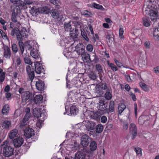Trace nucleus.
Segmentation results:
<instances>
[{
  "label": "nucleus",
  "mask_w": 159,
  "mask_h": 159,
  "mask_svg": "<svg viewBox=\"0 0 159 159\" xmlns=\"http://www.w3.org/2000/svg\"><path fill=\"white\" fill-rule=\"evenodd\" d=\"M18 92L21 95V96H22L27 92V91H25V89L23 87L20 88L18 90Z\"/></svg>",
  "instance_id": "8fccbe9b"
},
{
  "label": "nucleus",
  "mask_w": 159,
  "mask_h": 159,
  "mask_svg": "<svg viewBox=\"0 0 159 159\" xmlns=\"http://www.w3.org/2000/svg\"><path fill=\"white\" fill-rule=\"evenodd\" d=\"M25 111L26 113L25 115H27V116H28L29 117L30 116V109L29 107H27L26 108Z\"/></svg>",
  "instance_id": "338daca9"
},
{
  "label": "nucleus",
  "mask_w": 159,
  "mask_h": 159,
  "mask_svg": "<svg viewBox=\"0 0 159 159\" xmlns=\"http://www.w3.org/2000/svg\"><path fill=\"white\" fill-rule=\"evenodd\" d=\"M18 31L17 30L16 28L13 29L11 32V35L13 36H14L15 34H16V33H17Z\"/></svg>",
  "instance_id": "69168bd1"
},
{
  "label": "nucleus",
  "mask_w": 159,
  "mask_h": 159,
  "mask_svg": "<svg viewBox=\"0 0 159 159\" xmlns=\"http://www.w3.org/2000/svg\"><path fill=\"white\" fill-rule=\"evenodd\" d=\"M97 148V143L95 141H92L90 143V157H94L95 154V151Z\"/></svg>",
  "instance_id": "9d476101"
},
{
  "label": "nucleus",
  "mask_w": 159,
  "mask_h": 159,
  "mask_svg": "<svg viewBox=\"0 0 159 159\" xmlns=\"http://www.w3.org/2000/svg\"><path fill=\"white\" fill-rule=\"evenodd\" d=\"M51 3L56 6H57L59 3V0H50Z\"/></svg>",
  "instance_id": "bf43d9fd"
},
{
  "label": "nucleus",
  "mask_w": 159,
  "mask_h": 159,
  "mask_svg": "<svg viewBox=\"0 0 159 159\" xmlns=\"http://www.w3.org/2000/svg\"><path fill=\"white\" fill-rule=\"evenodd\" d=\"M33 114L34 117H36L39 120L40 123H42L43 121V119L44 115L42 112L41 109L38 108H35L33 110Z\"/></svg>",
  "instance_id": "423d86ee"
},
{
  "label": "nucleus",
  "mask_w": 159,
  "mask_h": 159,
  "mask_svg": "<svg viewBox=\"0 0 159 159\" xmlns=\"http://www.w3.org/2000/svg\"><path fill=\"white\" fill-rule=\"evenodd\" d=\"M135 152L137 155L139 157H141L142 155L141 149L139 148H135Z\"/></svg>",
  "instance_id": "09e8293b"
},
{
  "label": "nucleus",
  "mask_w": 159,
  "mask_h": 159,
  "mask_svg": "<svg viewBox=\"0 0 159 159\" xmlns=\"http://www.w3.org/2000/svg\"><path fill=\"white\" fill-rule=\"evenodd\" d=\"M18 32L20 33V35L22 36L23 37L26 38L27 37L26 34L27 32L25 29L23 28L20 32Z\"/></svg>",
  "instance_id": "c03bdc74"
},
{
  "label": "nucleus",
  "mask_w": 159,
  "mask_h": 159,
  "mask_svg": "<svg viewBox=\"0 0 159 159\" xmlns=\"http://www.w3.org/2000/svg\"><path fill=\"white\" fill-rule=\"evenodd\" d=\"M22 57L23 58L25 62L29 65H32V62L30 58V56L28 52L26 51L25 52L21 53Z\"/></svg>",
  "instance_id": "2eb2a0df"
},
{
  "label": "nucleus",
  "mask_w": 159,
  "mask_h": 159,
  "mask_svg": "<svg viewBox=\"0 0 159 159\" xmlns=\"http://www.w3.org/2000/svg\"><path fill=\"white\" fill-rule=\"evenodd\" d=\"M16 36L18 40L19 41H22L23 40L22 38L23 37L21 35H20V33H18V32H17V33H16Z\"/></svg>",
  "instance_id": "13d9d810"
},
{
  "label": "nucleus",
  "mask_w": 159,
  "mask_h": 159,
  "mask_svg": "<svg viewBox=\"0 0 159 159\" xmlns=\"http://www.w3.org/2000/svg\"><path fill=\"white\" fill-rule=\"evenodd\" d=\"M84 49L83 45L82 43L78 44L75 46V49Z\"/></svg>",
  "instance_id": "6e6d98bb"
},
{
  "label": "nucleus",
  "mask_w": 159,
  "mask_h": 159,
  "mask_svg": "<svg viewBox=\"0 0 159 159\" xmlns=\"http://www.w3.org/2000/svg\"><path fill=\"white\" fill-rule=\"evenodd\" d=\"M143 13L146 16H149L151 20L154 22L158 19V11L155 9L150 10L149 8L143 11Z\"/></svg>",
  "instance_id": "f03ea898"
},
{
  "label": "nucleus",
  "mask_w": 159,
  "mask_h": 159,
  "mask_svg": "<svg viewBox=\"0 0 159 159\" xmlns=\"http://www.w3.org/2000/svg\"><path fill=\"white\" fill-rule=\"evenodd\" d=\"M19 18V17L16 15L15 12L12 13L11 16V20L14 23L17 22Z\"/></svg>",
  "instance_id": "4c0bfd02"
},
{
  "label": "nucleus",
  "mask_w": 159,
  "mask_h": 159,
  "mask_svg": "<svg viewBox=\"0 0 159 159\" xmlns=\"http://www.w3.org/2000/svg\"><path fill=\"white\" fill-rule=\"evenodd\" d=\"M129 129L132 135L131 138L134 139L135 138L137 132V129L135 125L134 124H131L129 126Z\"/></svg>",
  "instance_id": "a211bd4d"
},
{
  "label": "nucleus",
  "mask_w": 159,
  "mask_h": 159,
  "mask_svg": "<svg viewBox=\"0 0 159 159\" xmlns=\"http://www.w3.org/2000/svg\"><path fill=\"white\" fill-rule=\"evenodd\" d=\"M114 61L116 65L119 68L123 66V65L121 63L119 62L118 60L116 59H114Z\"/></svg>",
  "instance_id": "4d7b16f0"
},
{
  "label": "nucleus",
  "mask_w": 159,
  "mask_h": 159,
  "mask_svg": "<svg viewBox=\"0 0 159 159\" xmlns=\"http://www.w3.org/2000/svg\"><path fill=\"white\" fill-rule=\"evenodd\" d=\"M90 116L92 118L96 120L100 118L101 113L99 111L95 112L91 111L90 112Z\"/></svg>",
  "instance_id": "b1692460"
},
{
  "label": "nucleus",
  "mask_w": 159,
  "mask_h": 159,
  "mask_svg": "<svg viewBox=\"0 0 159 159\" xmlns=\"http://www.w3.org/2000/svg\"><path fill=\"white\" fill-rule=\"evenodd\" d=\"M107 118L106 116H102L101 118V122L102 123H105L107 121Z\"/></svg>",
  "instance_id": "e2e57ef3"
},
{
  "label": "nucleus",
  "mask_w": 159,
  "mask_h": 159,
  "mask_svg": "<svg viewBox=\"0 0 159 159\" xmlns=\"http://www.w3.org/2000/svg\"><path fill=\"white\" fill-rule=\"evenodd\" d=\"M126 108L125 105L123 103H120L119 104L118 107V110L119 114L121 115V113Z\"/></svg>",
  "instance_id": "c9c22d12"
},
{
  "label": "nucleus",
  "mask_w": 159,
  "mask_h": 159,
  "mask_svg": "<svg viewBox=\"0 0 159 159\" xmlns=\"http://www.w3.org/2000/svg\"><path fill=\"white\" fill-rule=\"evenodd\" d=\"M103 126L101 124H99L97 125L95 128L96 134L101 133L103 130Z\"/></svg>",
  "instance_id": "72a5a7b5"
},
{
  "label": "nucleus",
  "mask_w": 159,
  "mask_h": 159,
  "mask_svg": "<svg viewBox=\"0 0 159 159\" xmlns=\"http://www.w3.org/2000/svg\"><path fill=\"white\" fill-rule=\"evenodd\" d=\"M105 98L107 100H110L111 98V94L109 92H107L105 94Z\"/></svg>",
  "instance_id": "5fc2aeb1"
},
{
  "label": "nucleus",
  "mask_w": 159,
  "mask_h": 159,
  "mask_svg": "<svg viewBox=\"0 0 159 159\" xmlns=\"http://www.w3.org/2000/svg\"><path fill=\"white\" fill-rule=\"evenodd\" d=\"M18 133L17 129H15L10 131L8 134L9 138L11 139H12L16 137Z\"/></svg>",
  "instance_id": "393cba45"
},
{
  "label": "nucleus",
  "mask_w": 159,
  "mask_h": 159,
  "mask_svg": "<svg viewBox=\"0 0 159 159\" xmlns=\"http://www.w3.org/2000/svg\"><path fill=\"white\" fill-rule=\"evenodd\" d=\"M11 121L7 120H4L1 123V126L3 129H9L11 126Z\"/></svg>",
  "instance_id": "412c9836"
},
{
  "label": "nucleus",
  "mask_w": 159,
  "mask_h": 159,
  "mask_svg": "<svg viewBox=\"0 0 159 159\" xmlns=\"http://www.w3.org/2000/svg\"><path fill=\"white\" fill-rule=\"evenodd\" d=\"M35 85L38 90L41 91L44 89V84L42 80H38L36 81Z\"/></svg>",
  "instance_id": "5701e85b"
},
{
  "label": "nucleus",
  "mask_w": 159,
  "mask_h": 159,
  "mask_svg": "<svg viewBox=\"0 0 159 159\" xmlns=\"http://www.w3.org/2000/svg\"><path fill=\"white\" fill-rule=\"evenodd\" d=\"M70 36L72 38H77L79 32L77 30H74L73 28V30H70Z\"/></svg>",
  "instance_id": "bb28decb"
},
{
  "label": "nucleus",
  "mask_w": 159,
  "mask_h": 159,
  "mask_svg": "<svg viewBox=\"0 0 159 159\" xmlns=\"http://www.w3.org/2000/svg\"><path fill=\"white\" fill-rule=\"evenodd\" d=\"M96 125L94 122L90 121V135H92L93 137H96L97 136L95 132V128Z\"/></svg>",
  "instance_id": "f3484780"
},
{
  "label": "nucleus",
  "mask_w": 159,
  "mask_h": 159,
  "mask_svg": "<svg viewBox=\"0 0 159 159\" xmlns=\"http://www.w3.org/2000/svg\"><path fill=\"white\" fill-rule=\"evenodd\" d=\"M140 85L141 87L145 91H148L149 89L147 86L143 83H140Z\"/></svg>",
  "instance_id": "49530a36"
},
{
  "label": "nucleus",
  "mask_w": 159,
  "mask_h": 159,
  "mask_svg": "<svg viewBox=\"0 0 159 159\" xmlns=\"http://www.w3.org/2000/svg\"><path fill=\"white\" fill-rule=\"evenodd\" d=\"M51 14L53 18L57 19L59 21L64 20L66 17L62 11L56 9H52L51 11Z\"/></svg>",
  "instance_id": "7ed1b4c3"
},
{
  "label": "nucleus",
  "mask_w": 159,
  "mask_h": 159,
  "mask_svg": "<svg viewBox=\"0 0 159 159\" xmlns=\"http://www.w3.org/2000/svg\"><path fill=\"white\" fill-rule=\"evenodd\" d=\"M96 78V74L93 73V72H91L90 73V79L91 80H94Z\"/></svg>",
  "instance_id": "052dcab7"
},
{
  "label": "nucleus",
  "mask_w": 159,
  "mask_h": 159,
  "mask_svg": "<svg viewBox=\"0 0 159 159\" xmlns=\"http://www.w3.org/2000/svg\"><path fill=\"white\" fill-rule=\"evenodd\" d=\"M89 137L86 134L83 135L81 139V143L84 147L87 146L89 143Z\"/></svg>",
  "instance_id": "4be33fe9"
},
{
  "label": "nucleus",
  "mask_w": 159,
  "mask_h": 159,
  "mask_svg": "<svg viewBox=\"0 0 159 159\" xmlns=\"http://www.w3.org/2000/svg\"><path fill=\"white\" fill-rule=\"evenodd\" d=\"M9 107L8 105H5L3 107L2 113L3 115H7L9 112Z\"/></svg>",
  "instance_id": "7c9ffc66"
},
{
  "label": "nucleus",
  "mask_w": 159,
  "mask_h": 159,
  "mask_svg": "<svg viewBox=\"0 0 159 159\" xmlns=\"http://www.w3.org/2000/svg\"><path fill=\"white\" fill-rule=\"evenodd\" d=\"M2 48L4 50L3 56L6 58L9 59L11 56V52L10 48L7 45L3 43Z\"/></svg>",
  "instance_id": "9b49d317"
},
{
  "label": "nucleus",
  "mask_w": 159,
  "mask_h": 159,
  "mask_svg": "<svg viewBox=\"0 0 159 159\" xmlns=\"http://www.w3.org/2000/svg\"><path fill=\"white\" fill-rule=\"evenodd\" d=\"M64 25L65 31H70V30H73V28L71 27L70 22V21L68 22H65Z\"/></svg>",
  "instance_id": "c756f323"
},
{
  "label": "nucleus",
  "mask_w": 159,
  "mask_h": 159,
  "mask_svg": "<svg viewBox=\"0 0 159 159\" xmlns=\"http://www.w3.org/2000/svg\"><path fill=\"white\" fill-rule=\"evenodd\" d=\"M23 142L24 140L23 138L21 137L16 138L13 140L14 145L16 148H18L20 147L23 143Z\"/></svg>",
  "instance_id": "ddd939ff"
},
{
  "label": "nucleus",
  "mask_w": 159,
  "mask_h": 159,
  "mask_svg": "<svg viewBox=\"0 0 159 159\" xmlns=\"http://www.w3.org/2000/svg\"><path fill=\"white\" fill-rule=\"evenodd\" d=\"M95 68L99 73H102L103 69L102 66L100 64H97L95 66Z\"/></svg>",
  "instance_id": "a19ab883"
},
{
  "label": "nucleus",
  "mask_w": 159,
  "mask_h": 159,
  "mask_svg": "<svg viewBox=\"0 0 159 159\" xmlns=\"http://www.w3.org/2000/svg\"><path fill=\"white\" fill-rule=\"evenodd\" d=\"M75 51L79 55H81L82 59L84 62L89 63V55L87 53L84 52V49H75Z\"/></svg>",
  "instance_id": "0eeeda50"
},
{
  "label": "nucleus",
  "mask_w": 159,
  "mask_h": 159,
  "mask_svg": "<svg viewBox=\"0 0 159 159\" xmlns=\"http://www.w3.org/2000/svg\"><path fill=\"white\" fill-rule=\"evenodd\" d=\"M107 63L111 70L113 71H116L118 70V68L116 65L113 63H110L108 61H107Z\"/></svg>",
  "instance_id": "f704fd0d"
},
{
  "label": "nucleus",
  "mask_w": 159,
  "mask_h": 159,
  "mask_svg": "<svg viewBox=\"0 0 159 159\" xmlns=\"http://www.w3.org/2000/svg\"><path fill=\"white\" fill-rule=\"evenodd\" d=\"M33 96L34 95L32 93L27 91L25 93L21 96V98L23 102H25V104H30L33 101Z\"/></svg>",
  "instance_id": "39448f33"
},
{
  "label": "nucleus",
  "mask_w": 159,
  "mask_h": 159,
  "mask_svg": "<svg viewBox=\"0 0 159 159\" xmlns=\"http://www.w3.org/2000/svg\"><path fill=\"white\" fill-rule=\"evenodd\" d=\"M24 5V2L21 0H18L16 4V6L19 8L23 7Z\"/></svg>",
  "instance_id": "de8ad7c7"
},
{
  "label": "nucleus",
  "mask_w": 159,
  "mask_h": 159,
  "mask_svg": "<svg viewBox=\"0 0 159 159\" xmlns=\"http://www.w3.org/2000/svg\"><path fill=\"white\" fill-rule=\"evenodd\" d=\"M102 88V89L106 90H108V89L107 87V85L105 83H102L100 86Z\"/></svg>",
  "instance_id": "680f3d73"
},
{
  "label": "nucleus",
  "mask_w": 159,
  "mask_h": 159,
  "mask_svg": "<svg viewBox=\"0 0 159 159\" xmlns=\"http://www.w3.org/2000/svg\"><path fill=\"white\" fill-rule=\"evenodd\" d=\"M114 102L113 101H111L110 103L109 108L106 110L107 112H111L114 111Z\"/></svg>",
  "instance_id": "cd10ccee"
},
{
  "label": "nucleus",
  "mask_w": 159,
  "mask_h": 159,
  "mask_svg": "<svg viewBox=\"0 0 159 159\" xmlns=\"http://www.w3.org/2000/svg\"><path fill=\"white\" fill-rule=\"evenodd\" d=\"M18 43L20 46L21 53L24 52V44L22 42V41H19Z\"/></svg>",
  "instance_id": "a18cd8bd"
},
{
  "label": "nucleus",
  "mask_w": 159,
  "mask_h": 159,
  "mask_svg": "<svg viewBox=\"0 0 159 159\" xmlns=\"http://www.w3.org/2000/svg\"><path fill=\"white\" fill-rule=\"evenodd\" d=\"M6 74L5 72L2 73V74H0V82L2 83L4 80L5 75Z\"/></svg>",
  "instance_id": "864d4df0"
},
{
  "label": "nucleus",
  "mask_w": 159,
  "mask_h": 159,
  "mask_svg": "<svg viewBox=\"0 0 159 159\" xmlns=\"http://www.w3.org/2000/svg\"><path fill=\"white\" fill-rule=\"evenodd\" d=\"M97 107L99 110L103 111L106 109L107 105L102 98L100 99L98 102L97 103Z\"/></svg>",
  "instance_id": "4468645a"
},
{
  "label": "nucleus",
  "mask_w": 159,
  "mask_h": 159,
  "mask_svg": "<svg viewBox=\"0 0 159 159\" xmlns=\"http://www.w3.org/2000/svg\"><path fill=\"white\" fill-rule=\"evenodd\" d=\"M153 36L155 39L159 40V28H156L154 30Z\"/></svg>",
  "instance_id": "e433bc0d"
},
{
  "label": "nucleus",
  "mask_w": 159,
  "mask_h": 159,
  "mask_svg": "<svg viewBox=\"0 0 159 159\" xmlns=\"http://www.w3.org/2000/svg\"><path fill=\"white\" fill-rule=\"evenodd\" d=\"M93 7L98 9H100L102 11L105 10V9L101 5L96 4V3H93L92 4Z\"/></svg>",
  "instance_id": "58836bf2"
},
{
  "label": "nucleus",
  "mask_w": 159,
  "mask_h": 159,
  "mask_svg": "<svg viewBox=\"0 0 159 159\" xmlns=\"http://www.w3.org/2000/svg\"><path fill=\"white\" fill-rule=\"evenodd\" d=\"M29 119V116H27V115H25L24 118L23 120L20 123V126L23 127L26 125L27 121Z\"/></svg>",
  "instance_id": "473e14b6"
},
{
  "label": "nucleus",
  "mask_w": 159,
  "mask_h": 159,
  "mask_svg": "<svg viewBox=\"0 0 159 159\" xmlns=\"http://www.w3.org/2000/svg\"><path fill=\"white\" fill-rule=\"evenodd\" d=\"M89 154L85 155L83 152L81 153L79 152L76 153L75 155V157H66L65 159H89Z\"/></svg>",
  "instance_id": "6e6552de"
},
{
  "label": "nucleus",
  "mask_w": 159,
  "mask_h": 159,
  "mask_svg": "<svg viewBox=\"0 0 159 159\" xmlns=\"http://www.w3.org/2000/svg\"><path fill=\"white\" fill-rule=\"evenodd\" d=\"M139 122L141 125H142L145 123L142 116L139 117Z\"/></svg>",
  "instance_id": "0e129e2a"
},
{
  "label": "nucleus",
  "mask_w": 159,
  "mask_h": 159,
  "mask_svg": "<svg viewBox=\"0 0 159 159\" xmlns=\"http://www.w3.org/2000/svg\"><path fill=\"white\" fill-rule=\"evenodd\" d=\"M70 112L71 114H76L78 112V109L75 106L73 105L70 107Z\"/></svg>",
  "instance_id": "2f4dec72"
},
{
  "label": "nucleus",
  "mask_w": 159,
  "mask_h": 159,
  "mask_svg": "<svg viewBox=\"0 0 159 159\" xmlns=\"http://www.w3.org/2000/svg\"><path fill=\"white\" fill-rule=\"evenodd\" d=\"M29 7L31 8L29 11L30 13L33 16H36L38 14L40 13L39 11V8H37L36 7L32 6H30Z\"/></svg>",
  "instance_id": "aec40b11"
},
{
  "label": "nucleus",
  "mask_w": 159,
  "mask_h": 159,
  "mask_svg": "<svg viewBox=\"0 0 159 159\" xmlns=\"http://www.w3.org/2000/svg\"><path fill=\"white\" fill-rule=\"evenodd\" d=\"M30 48V55L34 59L37 60H40L41 57L37 49H35L34 48H32L31 46H30L29 49Z\"/></svg>",
  "instance_id": "1a4fd4ad"
},
{
  "label": "nucleus",
  "mask_w": 159,
  "mask_h": 159,
  "mask_svg": "<svg viewBox=\"0 0 159 159\" xmlns=\"http://www.w3.org/2000/svg\"><path fill=\"white\" fill-rule=\"evenodd\" d=\"M40 13L47 14L49 12V9L48 7H44L39 8Z\"/></svg>",
  "instance_id": "c85d7f7f"
},
{
  "label": "nucleus",
  "mask_w": 159,
  "mask_h": 159,
  "mask_svg": "<svg viewBox=\"0 0 159 159\" xmlns=\"http://www.w3.org/2000/svg\"><path fill=\"white\" fill-rule=\"evenodd\" d=\"M74 25L75 27V30H77L78 31L79 30H80L81 34L82 37L87 41H88L89 39L87 36L86 34L84 32L83 24L79 22H74Z\"/></svg>",
  "instance_id": "20e7f679"
},
{
  "label": "nucleus",
  "mask_w": 159,
  "mask_h": 159,
  "mask_svg": "<svg viewBox=\"0 0 159 159\" xmlns=\"http://www.w3.org/2000/svg\"><path fill=\"white\" fill-rule=\"evenodd\" d=\"M43 97L41 95H36L34 97L33 101L36 104L40 103L42 101Z\"/></svg>",
  "instance_id": "a878e982"
},
{
  "label": "nucleus",
  "mask_w": 159,
  "mask_h": 159,
  "mask_svg": "<svg viewBox=\"0 0 159 159\" xmlns=\"http://www.w3.org/2000/svg\"><path fill=\"white\" fill-rule=\"evenodd\" d=\"M11 48L12 51L16 53L17 52L18 48L16 44L14 43L12 44Z\"/></svg>",
  "instance_id": "603ef678"
},
{
  "label": "nucleus",
  "mask_w": 159,
  "mask_h": 159,
  "mask_svg": "<svg viewBox=\"0 0 159 159\" xmlns=\"http://www.w3.org/2000/svg\"><path fill=\"white\" fill-rule=\"evenodd\" d=\"M143 24L146 27L149 26L150 25V21L147 18H144L143 19Z\"/></svg>",
  "instance_id": "37998d69"
},
{
  "label": "nucleus",
  "mask_w": 159,
  "mask_h": 159,
  "mask_svg": "<svg viewBox=\"0 0 159 159\" xmlns=\"http://www.w3.org/2000/svg\"><path fill=\"white\" fill-rule=\"evenodd\" d=\"M8 142L7 140L5 141L1 145L2 148H3V154L6 157H9L13 155L14 149L13 148L10 146H8L7 144Z\"/></svg>",
  "instance_id": "f257e3e1"
},
{
  "label": "nucleus",
  "mask_w": 159,
  "mask_h": 159,
  "mask_svg": "<svg viewBox=\"0 0 159 159\" xmlns=\"http://www.w3.org/2000/svg\"><path fill=\"white\" fill-rule=\"evenodd\" d=\"M106 39L108 40L109 41H110V40H111L112 39L111 34L108 33L106 35Z\"/></svg>",
  "instance_id": "774afa93"
},
{
  "label": "nucleus",
  "mask_w": 159,
  "mask_h": 159,
  "mask_svg": "<svg viewBox=\"0 0 159 159\" xmlns=\"http://www.w3.org/2000/svg\"><path fill=\"white\" fill-rule=\"evenodd\" d=\"M99 39V37L97 34H95V36L94 35H93V37L91 39V40L93 43H95L96 40H98Z\"/></svg>",
  "instance_id": "3c124183"
},
{
  "label": "nucleus",
  "mask_w": 159,
  "mask_h": 159,
  "mask_svg": "<svg viewBox=\"0 0 159 159\" xmlns=\"http://www.w3.org/2000/svg\"><path fill=\"white\" fill-rule=\"evenodd\" d=\"M0 34L2 38L4 40H9L6 34L2 30L0 29Z\"/></svg>",
  "instance_id": "79ce46f5"
},
{
  "label": "nucleus",
  "mask_w": 159,
  "mask_h": 159,
  "mask_svg": "<svg viewBox=\"0 0 159 159\" xmlns=\"http://www.w3.org/2000/svg\"><path fill=\"white\" fill-rule=\"evenodd\" d=\"M124 29L122 26H120V29L119 30V36L120 39H123L124 38L123 35L124 33Z\"/></svg>",
  "instance_id": "ea45409f"
},
{
  "label": "nucleus",
  "mask_w": 159,
  "mask_h": 159,
  "mask_svg": "<svg viewBox=\"0 0 159 159\" xmlns=\"http://www.w3.org/2000/svg\"><path fill=\"white\" fill-rule=\"evenodd\" d=\"M35 70L36 73L40 74L44 71V69L38 61L34 62Z\"/></svg>",
  "instance_id": "f8f14e48"
},
{
  "label": "nucleus",
  "mask_w": 159,
  "mask_h": 159,
  "mask_svg": "<svg viewBox=\"0 0 159 159\" xmlns=\"http://www.w3.org/2000/svg\"><path fill=\"white\" fill-rule=\"evenodd\" d=\"M34 134V130L32 128L26 127L24 130V135L27 138L32 137Z\"/></svg>",
  "instance_id": "dca6fc26"
},
{
  "label": "nucleus",
  "mask_w": 159,
  "mask_h": 159,
  "mask_svg": "<svg viewBox=\"0 0 159 159\" xmlns=\"http://www.w3.org/2000/svg\"><path fill=\"white\" fill-rule=\"evenodd\" d=\"M26 71L30 80L32 81L34 78V71L31 70V67L30 66H27L26 67Z\"/></svg>",
  "instance_id": "6ab92c4d"
}]
</instances>
